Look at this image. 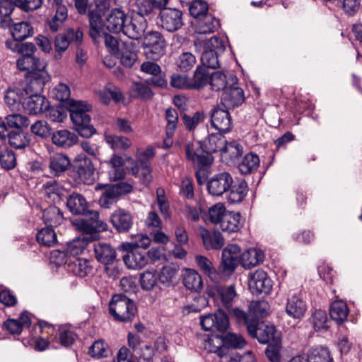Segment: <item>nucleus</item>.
I'll list each match as a JSON object with an SVG mask.
<instances>
[{
    "instance_id": "obj_1",
    "label": "nucleus",
    "mask_w": 362,
    "mask_h": 362,
    "mask_svg": "<svg viewBox=\"0 0 362 362\" xmlns=\"http://www.w3.org/2000/svg\"><path fill=\"white\" fill-rule=\"evenodd\" d=\"M132 243H123L120 248L127 252L123 261L129 269H141L148 262L146 252L144 251L151 244V238L146 235L137 234Z\"/></svg>"
},
{
    "instance_id": "obj_2",
    "label": "nucleus",
    "mask_w": 362,
    "mask_h": 362,
    "mask_svg": "<svg viewBox=\"0 0 362 362\" xmlns=\"http://www.w3.org/2000/svg\"><path fill=\"white\" fill-rule=\"evenodd\" d=\"M17 66L21 71H28L30 79L25 87L26 91L34 89L37 92L43 90L45 84L49 80L47 71L45 70L46 64L33 56H21L17 61Z\"/></svg>"
},
{
    "instance_id": "obj_3",
    "label": "nucleus",
    "mask_w": 362,
    "mask_h": 362,
    "mask_svg": "<svg viewBox=\"0 0 362 362\" xmlns=\"http://www.w3.org/2000/svg\"><path fill=\"white\" fill-rule=\"evenodd\" d=\"M91 106L81 101H72L70 103V117L78 134L86 138L95 133L94 127L90 124V117L88 112Z\"/></svg>"
},
{
    "instance_id": "obj_4",
    "label": "nucleus",
    "mask_w": 362,
    "mask_h": 362,
    "mask_svg": "<svg viewBox=\"0 0 362 362\" xmlns=\"http://www.w3.org/2000/svg\"><path fill=\"white\" fill-rule=\"evenodd\" d=\"M137 312L133 300L122 294H115L109 303V313L115 321L129 322Z\"/></svg>"
},
{
    "instance_id": "obj_5",
    "label": "nucleus",
    "mask_w": 362,
    "mask_h": 362,
    "mask_svg": "<svg viewBox=\"0 0 362 362\" xmlns=\"http://www.w3.org/2000/svg\"><path fill=\"white\" fill-rule=\"evenodd\" d=\"M88 217L77 218L73 221L76 229L81 231V237L86 236L88 239H96L98 233L107 230L105 222L99 218V213L97 211H90L87 213Z\"/></svg>"
},
{
    "instance_id": "obj_6",
    "label": "nucleus",
    "mask_w": 362,
    "mask_h": 362,
    "mask_svg": "<svg viewBox=\"0 0 362 362\" xmlns=\"http://www.w3.org/2000/svg\"><path fill=\"white\" fill-rule=\"evenodd\" d=\"M249 334L261 344H271L281 339L280 332L274 325H266L255 320L254 325L248 326Z\"/></svg>"
},
{
    "instance_id": "obj_7",
    "label": "nucleus",
    "mask_w": 362,
    "mask_h": 362,
    "mask_svg": "<svg viewBox=\"0 0 362 362\" xmlns=\"http://www.w3.org/2000/svg\"><path fill=\"white\" fill-rule=\"evenodd\" d=\"M143 45L146 57L152 60H158L165 53V41L157 31L148 32Z\"/></svg>"
},
{
    "instance_id": "obj_8",
    "label": "nucleus",
    "mask_w": 362,
    "mask_h": 362,
    "mask_svg": "<svg viewBox=\"0 0 362 362\" xmlns=\"http://www.w3.org/2000/svg\"><path fill=\"white\" fill-rule=\"evenodd\" d=\"M229 83L230 85L223 92L221 100L226 107H235L244 102L245 95L243 89L238 85L235 76H229Z\"/></svg>"
},
{
    "instance_id": "obj_9",
    "label": "nucleus",
    "mask_w": 362,
    "mask_h": 362,
    "mask_svg": "<svg viewBox=\"0 0 362 362\" xmlns=\"http://www.w3.org/2000/svg\"><path fill=\"white\" fill-rule=\"evenodd\" d=\"M200 325L206 331L216 330L224 332L229 327V320L227 315L219 310L215 313L201 315Z\"/></svg>"
},
{
    "instance_id": "obj_10",
    "label": "nucleus",
    "mask_w": 362,
    "mask_h": 362,
    "mask_svg": "<svg viewBox=\"0 0 362 362\" xmlns=\"http://www.w3.org/2000/svg\"><path fill=\"white\" fill-rule=\"evenodd\" d=\"M25 93L28 95L23 101V107L25 112L30 115H38L45 112L49 107L48 100L40 92L32 89L28 93L25 89Z\"/></svg>"
},
{
    "instance_id": "obj_11",
    "label": "nucleus",
    "mask_w": 362,
    "mask_h": 362,
    "mask_svg": "<svg viewBox=\"0 0 362 362\" xmlns=\"http://www.w3.org/2000/svg\"><path fill=\"white\" fill-rule=\"evenodd\" d=\"M185 152L187 159L199 168L209 166L213 161L212 156L208 155L201 141L188 143Z\"/></svg>"
},
{
    "instance_id": "obj_12",
    "label": "nucleus",
    "mask_w": 362,
    "mask_h": 362,
    "mask_svg": "<svg viewBox=\"0 0 362 362\" xmlns=\"http://www.w3.org/2000/svg\"><path fill=\"white\" fill-rule=\"evenodd\" d=\"M83 39V33L80 30L74 31L73 29H69L66 33L57 35L54 41V58L59 59L69 47L71 42L76 41L81 43Z\"/></svg>"
},
{
    "instance_id": "obj_13",
    "label": "nucleus",
    "mask_w": 362,
    "mask_h": 362,
    "mask_svg": "<svg viewBox=\"0 0 362 362\" xmlns=\"http://www.w3.org/2000/svg\"><path fill=\"white\" fill-rule=\"evenodd\" d=\"M233 183L230 173L226 172L214 175L207 182V190L213 196L219 197L228 192Z\"/></svg>"
},
{
    "instance_id": "obj_14",
    "label": "nucleus",
    "mask_w": 362,
    "mask_h": 362,
    "mask_svg": "<svg viewBox=\"0 0 362 362\" xmlns=\"http://www.w3.org/2000/svg\"><path fill=\"white\" fill-rule=\"evenodd\" d=\"M248 285L252 293L269 294L272 288V281L264 270L258 269L250 274Z\"/></svg>"
},
{
    "instance_id": "obj_15",
    "label": "nucleus",
    "mask_w": 362,
    "mask_h": 362,
    "mask_svg": "<svg viewBox=\"0 0 362 362\" xmlns=\"http://www.w3.org/2000/svg\"><path fill=\"white\" fill-rule=\"evenodd\" d=\"M307 311V303L300 291L294 293L287 300L286 314L295 320H301Z\"/></svg>"
},
{
    "instance_id": "obj_16",
    "label": "nucleus",
    "mask_w": 362,
    "mask_h": 362,
    "mask_svg": "<svg viewBox=\"0 0 362 362\" xmlns=\"http://www.w3.org/2000/svg\"><path fill=\"white\" fill-rule=\"evenodd\" d=\"M76 170L83 183L90 185L95 180V168L92 160L84 154H79L75 159Z\"/></svg>"
},
{
    "instance_id": "obj_17",
    "label": "nucleus",
    "mask_w": 362,
    "mask_h": 362,
    "mask_svg": "<svg viewBox=\"0 0 362 362\" xmlns=\"http://www.w3.org/2000/svg\"><path fill=\"white\" fill-rule=\"evenodd\" d=\"M105 25L90 24V35L95 42L98 41L100 37L104 38L105 46L109 49L110 52L112 54L116 55L119 54L120 49L118 47L117 40L105 30Z\"/></svg>"
},
{
    "instance_id": "obj_18",
    "label": "nucleus",
    "mask_w": 362,
    "mask_h": 362,
    "mask_svg": "<svg viewBox=\"0 0 362 362\" xmlns=\"http://www.w3.org/2000/svg\"><path fill=\"white\" fill-rule=\"evenodd\" d=\"M211 293L215 300H220L221 305L228 310L232 308L233 304L238 296L234 284L216 286Z\"/></svg>"
},
{
    "instance_id": "obj_19",
    "label": "nucleus",
    "mask_w": 362,
    "mask_h": 362,
    "mask_svg": "<svg viewBox=\"0 0 362 362\" xmlns=\"http://www.w3.org/2000/svg\"><path fill=\"white\" fill-rule=\"evenodd\" d=\"M212 127L220 132H228L231 129L232 120L228 110L221 107H214L211 114Z\"/></svg>"
},
{
    "instance_id": "obj_20",
    "label": "nucleus",
    "mask_w": 362,
    "mask_h": 362,
    "mask_svg": "<svg viewBox=\"0 0 362 362\" xmlns=\"http://www.w3.org/2000/svg\"><path fill=\"white\" fill-rule=\"evenodd\" d=\"M68 210L74 215H86L88 211V203L81 194L74 192L69 194L66 201Z\"/></svg>"
},
{
    "instance_id": "obj_21",
    "label": "nucleus",
    "mask_w": 362,
    "mask_h": 362,
    "mask_svg": "<svg viewBox=\"0 0 362 362\" xmlns=\"http://www.w3.org/2000/svg\"><path fill=\"white\" fill-rule=\"evenodd\" d=\"M111 223L119 233H127L133 225V218L130 213L124 209L116 210L111 216Z\"/></svg>"
},
{
    "instance_id": "obj_22",
    "label": "nucleus",
    "mask_w": 362,
    "mask_h": 362,
    "mask_svg": "<svg viewBox=\"0 0 362 362\" xmlns=\"http://www.w3.org/2000/svg\"><path fill=\"white\" fill-rule=\"evenodd\" d=\"M110 7V0H96L94 4H90L88 12L89 23H103V17L106 15Z\"/></svg>"
},
{
    "instance_id": "obj_23",
    "label": "nucleus",
    "mask_w": 362,
    "mask_h": 362,
    "mask_svg": "<svg viewBox=\"0 0 362 362\" xmlns=\"http://www.w3.org/2000/svg\"><path fill=\"white\" fill-rule=\"evenodd\" d=\"M8 139V144L15 148L22 149L28 146L30 142V136L28 133L21 130L8 132L6 127V134L0 140L4 141Z\"/></svg>"
},
{
    "instance_id": "obj_24",
    "label": "nucleus",
    "mask_w": 362,
    "mask_h": 362,
    "mask_svg": "<svg viewBox=\"0 0 362 362\" xmlns=\"http://www.w3.org/2000/svg\"><path fill=\"white\" fill-rule=\"evenodd\" d=\"M243 226V221L238 212L228 211L219 224L220 228L228 233L238 232Z\"/></svg>"
},
{
    "instance_id": "obj_25",
    "label": "nucleus",
    "mask_w": 362,
    "mask_h": 362,
    "mask_svg": "<svg viewBox=\"0 0 362 362\" xmlns=\"http://www.w3.org/2000/svg\"><path fill=\"white\" fill-rule=\"evenodd\" d=\"M68 270L74 275L85 277L92 272L93 267L87 259L71 257L68 262Z\"/></svg>"
},
{
    "instance_id": "obj_26",
    "label": "nucleus",
    "mask_w": 362,
    "mask_h": 362,
    "mask_svg": "<svg viewBox=\"0 0 362 362\" xmlns=\"http://www.w3.org/2000/svg\"><path fill=\"white\" fill-rule=\"evenodd\" d=\"M96 259L104 264H112L116 258L115 249L105 243H97L94 245Z\"/></svg>"
},
{
    "instance_id": "obj_27",
    "label": "nucleus",
    "mask_w": 362,
    "mask_h": 362,
    "mask_svg": "<svg viewBox=\"0 0 362 362\" xmlns=\"http://www.w3.org/2000/svg\"><path fill=\"white\" fill-rule=\"evenodd\" d=\"M264 259V252L258 248H249L241 254L240 264L244 268H250L262 263Z\"/></svg>"
},
{
    "instance_id": "obj_28",
    "label": "nucleus",
    "mask_w": 362,
    "mask_h": 362,
    "mask_svg": "<svg viewBox=\"0 0 362 362\" xmlns=\"http://www.w3.org/2000/svg\"><path fill=\"white\" fill-rule=\"evenodd\" d=\"M226 143V137L221 134H211L202 142L203 147L208 155L216 152H222Z\"/></svg>"
},
{
    "instance_id": "obj_29",
    "label": "nucleus",
    "mask_w": 362,
    "mask_h": 362,
    "mask_svg": "<svg viewBox=\"0 0 362 362\" xmlns=\"http://www.w3.org/2000/svg\"><path fill=\"white\" fill-rule=\"evenodd\" d=\"M202 238L206 250H220L225 244L224 238L218 230L210 233L204 230L202 233Z\"/></svg>"
},
{
    "instance_id": "obj_30",
    "label": "nucleus",
    "mask_w": 362,
    "mask_h": 362,
    "mask_svg": "<svg viewBox=\"0 0 362 362\" xmlns=\"http://www.w3.org/2000/svg\"><path fill=\"white\" fill-rule=\"evenodd\" d=\"M52 139L56 146L69 148L76 143L78 137L74 133L66 129H61L52 134Z\"/></svg>"
},
{
    "instance_id": "obj_31",
    "label": "nucleus",
    "mask_w": 362,
    "mask_h": 362,
    "mask_svg": "<svg viewBox=\"0 0 362 362\" xmlns=\"http://www.w3.org/2000/svg\"><path fill=\"white\" fill-rule=\"evenodd\" d=\"M131 173L137 175L142 184L148 186L152 180L151 168L145 160L136 161V165L131 168Z\"/></svg>"
},
{
    "instance_id": "obj_32",
    "label": "nucleus",
    "mask_w": 362,
    "mask_h": 362,
    "mask_svg": "<svg viewBox=\"0 0 362 362\" xmlns=\"http://www.w3.org/2000/svg\"><path fill=\"white\" fill-rule=\"evenodd\" d=\"M1 26L9 29L15 41H23L33 34L31 24H1Z\"/></svg>"
},
{
    "instance_id": "obj_33",
    "label": "nucleus",
    "mask_w": 362,
    "mask_h": 362,
    "mask_svg": "<svg viewBox=\"0 0 362 362\" xmlns=\"http://www.w3.org/2000/svg\"><path fill=\"white\" fill-rule=\"evenodd\" d=\"M69 157L62 153H55L49 158V168L54 175L59 176L65 172L70 166Z\"/></svg>"
},
{
    "instance_id": "obj_34",
    "label": "nucleus",
    "mask_w": 362,
    "mask_h": 362,
    "mask_svg": "<svg viewBox=\"0 0 362 362\" xmlns=\"http://www.w3.org/2000/svg\"><path fill=\"white\" fill-rule=\"evenodd\" d=\"M95 189V190L104 189L99 199V204L103 208H110L119 198L111 185L98 184Z\"/></svg>"
},
{
    "instance_id": "obj_35",
    "label": "nucleus",
    "mask_w": 362,
    "mask_h": 362,
    "mask_svg": "<svg viewBox=\"0 0 362 362\" xmlns=\"http://www.w3.org/2000/svg\"><path fill=\"white\" fill-rule=\"evenodd\" d=\"M349 313L347 304L342 300L334 301L329 308L330 317L337 324L344 322L346 320Z\"/></svg>"
},
{
    "instance_id": "obj_36",
    "label": "nucleus",
    "mask_w": 362,
    "mask_h": 362,
    "mask_svg": "<svg viewBox=\"0 0 362 362\" xmlns=\"http://www.w3.org/2000/svg\"><path fill=\"white\" fill-rule=\"evenodd\" d=\"M42 218L47 227L52 228L61 225L64 221L62 211L55 206H50L46 209L43 212Z\"/></svg>"
},
{
    "instance_id": "obj_37",
    "label": "nucleus",
    "mask_w": 362,
    "mask_h": 362,
    "mask_svg": "<svg viewBox=\"0 0 362 362\" xmlns=\"http://www.w3.org/2000/svg\"><path fill=\"white\" fill-rule=\"evenodd\" d=\"M248 187L246 182L243 180H239L234 185H231L228 195V201L231 204L241 202L247 193Z\"/></svg>"
},
{
    "instance_id": "obj_38",
    "label": "nucleus",
    "mask_w": 362,
    "mask_h": 362,
    "mask_svg": "<svg viewBox=\"0 0 362 362\" xmlns=\"http://www.w3.org/2000/svg\"><path fill=\"white\" fill-rule=\"evenodd\" d=\"M178 272L179 267L176 264L165 265L158 274V280L164 285L171 286L175 282Z\"/></svg>"
},
{
    "instance_id": "obj_39",
    "label": "nucleus",
    "mask_w": 362,
    "mask_h": 362,
    "mask_svg": "<svg viewBox=\"0 0 362 362\" xmlns=\"http://www.w3.org/2000/svg\"><path fill=\"white\" fill-rule=\"evenodd\" d=\"M259 158L257 154H246L238 165V170L243 175H247L257 170L259 165Z\"/></svg>"
},
{
    "instance_id": "obj_40",
    "label": "nucleus",
    "mask_w": 362,
    "mask_h": 362,
    "mask_svg": "<svg viewBox=\"0 0 362 362\" xmlns=\"http://www.w3.org/2000/svg\"><path fill=\"white\" fill-rule=\"evenodd\" d=\"M100 100L105 103H110L112 100L115 103H118L123 99V95L119 88L112 84H107L102 90L99 92Z\"/></svg>"
},
{
    "instance_id": "obj_41",
    "label": "nucleus",
    "mask_w": 362,
    "mask_h": 362,
    "mask_svg": "<svg viewBox=\"0 0 362 362\" xmlns=\"http://www.w3.org/2000/svg\"><path fill=\"white\" fill-rule=\"evenodd\" d=\"M183 284L187 289L191 291H198L202 288V277L193 269L186 270L184 274Z\"/></svg>"
},
{
    "instance_id": "obj_42",
    "label": "nucleus",
    "mask_w": 362,
    "mask_h": 362,
    "mask_svg": "<svg viewBox=\"0 0 362 362\" xmlns=\"http://www.w3.org/2000/svg\"><path fill=\"white\" fill-rule=\"evenodd\" d=\"M93 238H88L86 236L81 237L73 240L67 245L66 252L69 257H75L81 254L87 246L88 243L92 242Z\"/></svg>"
},
{
    "instance_id": "obj_43",
    "label": "nucleus",
    "mask_w": 362,
    "mask_h": 362,
    "mask_svg": "<svg viewBox=\"0 0 362 362\" xmlns=\"http://www.w3.org/2000/svg\"><path fill=\"white\" fill-rule=\"evenodd\" d=\"M158 276L156 270H146L140 274V286L144 291L153 290L158 285Z\"/></svg>"
},
{
    "instance_id": "obj_44",
    "label": "nucleus",
    "mask_w": 362,
    "mask_h": 362,
    "mask_svg": "<svg viewBox=\"0 0 362 362\" xmlns=\"http://www.w3.org/2000/svg\"><path fill=\"white\" fill-rule=\"evenodd\" d=\"M129 94L132 98L140 100H148L153 93L148 86L142 82H133L129 88Z\"/></svg>"
},
{
    "instance_id": "obj_45",
    "label": "nucleus",
    "mask_w": 362,
    "mask_h": 362,
    "mask_svg": "<svg viewBox=\"0 0 362 362\" xmlns=\"http://www.w3.org/2000/svg\"><path fill=\"white\" fill-rule=\"evenodd\" d=\"M305 359L308 362H332L329 351L324 347L310 349Z\"/></svg>"
},
{
    "instance_id": "obj_46",
    "label": "nucleus",
    "mask_w": 362,
    "mask_h": 362,
    "mask_svg": "<svg viewBox=\"0 0 362 362\" xmlns=\"http://www.w3.org/2000/svg\"><path fill=\"white\" fill-rule=\"evenodd\" d=\"M209 81V73L204 66H198L193 78H190L191 87L192 89H199L206 86Z\"/></svg>"
},
{
    "instance_id": "obj_47",
    "label": "nucleus",
    "mask_w": 362,
    "mask_h": 362,
    "mask_svg": "<svg viewBox=\"0 0 362 362\" xmlns=\"http://www.w3.org/2000/svg\"><path fill=\"white\" fill-rule=\"evenodd\" d=\"M240 263L238 260L230 259L222 256L221 263L218 268V273L223 279L229 278L235 272Z\"/></svg>"
},
{
    "instance_id": "obj_48",
    "label": "nucleus",
    "mask_w": 362,
    "mask_h": 362,
    "mask_svg": "<svg viewBox=\"0 0 362 362\" xmlns=\"http://www.w3.org/2000/svg\"><path fill=\"white\" fill-rule=\"evenodd\" d=\"M36 239L40 245L52 247L57 242V235L52 228L46 227L38 231Z\"/></svg>"
},
{
    "instance_id": "obj_49",
    "label": "nucleus",
    "mask_w": 362,
    "mask_h": 362,
    "mask_svg": "<svg viewBox=\"0 0 362 362\" xmlns=\"http://www.w3.org/2000/svg\"><path fill=\"white\" fill-rule=\"evenodd\" d=\"M210 85L214 90L223 92L230 85L229 76L227 77L223 72L216 71L213 73L209 78Z\"/></svg>"
},
{
    "instance_id": "obj_50",
    "label": "nucleus",
    "mask_w": 362,
    "mask_h": 362,
    "mask_svg": "<svg viewBox=\"0 0 362 362\" xmlns=\"http://www.w3.org/2000/svg\"><path fill=\"white\" fill-rule=\"evenodd\" d=\"M228 213L224 204L217 203L209 209L208 216L209 219L214 224H220L223 218Z\"/></svg>"
},
{
    "instance_id": "obj_51",
    "label": "nucleus",
    "mask_w": 362,
    "mask_h": 362,
    "mask_svg": "<svg viewBox=\"0 0 362 362\" xmlns=\"http://www.w3.org/2000/svg\"><path fill=\"white\" fill-rule=\"evenodd\" d=\"M310 320L316 331L328 328V317L325 310H316L312 314Z\"/></svg>"
},
{
    "instance_id": "obj_52",
    "label": "nucleus",
    "mask_w": 362,
    "mask_h": 362,
    "mask_svg": "<svg viewBox=\"0 0 362 362\" xmlns=\"http://www.w3.org/2000/svg\"><path fill=\"white\" fill-rule=\"evenodd\" d=\"M268 309L269 305L266 301H252L249 307L250 315L259 321V318L266 316Z\"/></svg>"
},
{
    "instance_id": "obj_53",
    "label": "nucleus",
    "mask_w": 362,
    "mask_h": 362,
    "mask_svg": "<svg viewBox=\"0 0 362 362\" xmlns=\"http://www.w3.org/2000/svg\"><path fill=\"white\" fill-rule=\"evenodd\" d=\"M196 57L190 52L182 53L177 58L176 64L181 71H187L196 64Z\"/></svg>"
},
{
    "instance_id": "obj_54",
    "label": "nucleus",
    "mask_w": 362,
    "mask_h": 362,
    "mask_svg": "<svg viewBox=\"0 0 362 362\" xmlns=\"http://www.w3.org/2000/svg\"><path fill=\"white\" fill-rule=\"evenodd\" d=\"M109 352L108 345L102 339L95 341L88 351L89 354L93 358L107 357Z\"/></svg>"
},
{
    "instance_id": "obj_55",
    "label": "nucleus",
    "mask_w": 362,
    "mask_h": 362,
    "mask_svg": "<svg viewBox=\"0 0 362 362\" xmlns=\"http://www.w3.org/2000/svg\"><path fill=\"white\" fill-rule=\"evenodd\" d=\"M124 25L123 34L130 39L138 40L144 34L146 24H122Z\"/></svg>"
},
{
    "instance_id": "obj_56",
    "label": "nucleus",
    "mask_w": 362,
    "mask_h": 362,
    "mask_svg": "<svg viewBox=\"0 0 362 362\" xmlns=\"http://www.w3.org/2000/svg\"><path fill=\"white\" fill-rule=\"evenodd\" d=\"M165 118L167 120L166 134L168 138L171 137L177 128L178 121V114L175 109L168 108L165 111Z\"/></svg>"
},
{
    "instance_id": "obj_57",
    "label": "nucleus",
    "mask_w": 362,
    "mask_h": 362,
    "mask_svg": "<svg viewBox=\"0 0 362 362\" xmlns=\"http://www.w3.org/2000/svg\"><path fill=\"white\" fill-rule=\"evenodd\" d=\"M105 139L114 150L127 149L131 146V141L124 136L106 135Z\"/></svg>"
},
{
    "instance_id": "obj_58",
    "label": "nucleus",
    "mask_w": 362,
    "mask_h": 362,
    "mask_svg": "<svg viewBox=\"0 0 362 362\" xmlns=\"http://www.w3.org/2000/svg\"><path fill=\"white\" fill-rule=\"evenodd\" d=\"M182 13L176 8H165L160 13L163 23H180Z\"/></svg>"
},
{
    "instance_id": "obj_59",
    "label": "nucleus",
    "mask_w": 362,
    "mask_h": 362,
    "mask_svg": "<svg viewBox=\"0 0 362 362\" xmlns=\"http://www.w3.org/2000/svg\"><path fill=\"white\" fill-rule=\"evenodd\" d=\"M362 0H338L344 13L349 16H354L361 7Z\"/></svg>"
},
{
    "instance_id": "obj_60",
    "label": "nucleus",
    "mask_w": 362,
    "mask_h": 362,
    "mask_svg": "<svg viewBox=\"0 0 362 362\" xmlns=\"http://www.w3.org/2000/svg\"><path fill=\"white\" fill-rule=\"evenodd\" d=\"M209 10L208 4L202 0L193 1L189 8V13L195 18H201L206 15Z\"/></svg>"
},
{
    "instance_id": "obj_61",
    "label": "nucleus",
    "mask_w": 362,
    "mask_h": 362,
    "mask_svg": "<svg viewBox=\"0 0 362 362\" xmlns=\"http://www.w3.org/2000/svg\"><path fill=\"white\" fill-rule=\"evenodd\" d=\"M207 304V299L204 296H199L194 298V303L184 306L182 312L185 315L192 313H199Z\"/></svg>"
},
{
    "instance_id": "obj_62",
    "label": "nucleus",
    "mask_w": 362,
    "mask_h": 362,
    "mask_svg": "<svg viewBox=\"0 0 362 362\" xmlns=\"http://www.w3.org/2000/svg\"><path fill=\"white\" fill-rule=\"evenodd\" d=\"M116 55L120 59L121 63L127 67H132L137 58L136 54L124 45L120 48L119 54Z\"/></svg>"
},
{
    "instance_id": "obj_63",
    "label": "nucleus",
    "mask_w": 362,
    "mask_h": 362,
    "mask_svg": "<svg viewBox=\"0 0 362 362\" xmlns=\"http://www.w3.org/2000/svg\"><path fill=\"white\" fill-rule=\"evenodd\" d=\"M58 339L62 346L67 347L75 341V334L69 327L61 325L59 327Z\"/></svg>"
},
{
    "instance_id": "obj_64",
    "label": "nucleus",
    "mask_w": 362,
    "mask_h": 362,
    "mask_svg": "<svg viewBox=\"0 0 362 362\" xmlns=\"http://www.w3.org/2000/svg\"><path fill=\"white\" fill-rule=\"evenodd\" d=\"M42 190L47 197L54 201L62 194V189L56 180H49L43 185Z\"/></svg>"
}]
</instances>
